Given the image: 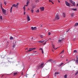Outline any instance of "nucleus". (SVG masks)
I'll use <instances>...</instances> for the list:
<instances>
[{"instance_id": "obj_22", "label": "nucleus", "mask_w": 78, "mask_h": 78, "mask_svg": "<svg viewBox=\"0 0 78 78\" xmlns=\"http://www.w3.org/2000/svg\"><path fill=\"white\" fill-rule=\"evenodd\" d=\"M53 48H54L55 50H56L58 48H55V46H53Z\"/></svg>"}, {"instance_id": "obj_26", "label": "nucleus", "mask_w": 78, "mask_h": 78, "mask_svg": "<svg viewBox=\"0 0 78 78\" xmlns=\"http://www.w3.org/2000/svg\"><path fill=\"white\" fill-rule=\"evenodd\" d=\"M64 50H63L62 52L60 53V54H61V53H64Z\"/></svg>"}, {"instance_id": "obj_32", "label": "nucleus", "mask_w": 78, "mask_h": 78, "mask_svg": "<svg viewBox=\"0 0 78 78\" xmlns=\"http://www.w3.org/2000/svg\"><path fill=\"white\" fill-rule=\"evenodd\" d=\"M39 9H38V10H37V11H36V12H39Z\"/></svg>"}, {"instance_id": "obj_34", "label": "nucleus", "mask_w": 78, "mask_h": 78, "mask_svg": "<svg viewBox=\"0 0 78 78\" xmlns=\"http://www.w3.org/2000/svg\"><path fill=\"white\" fill-rule=\"evenodd\" d=\"M1 9H3V8L2 6H1Z\"/></svg>"}, {"instance_id": "obj_4", "label": "nucleus", "mask_w": 78, "mask_h": 78, "mask_svg": "<svg viewBox=\"0 0 78 78\" xmlns=\"http://www.w3.org/2000/svg\"><path fill=\"white\" fill-rule=\"evenodd\" d=\"M65 4L67 6H70V4L67 1H65Z\"/></svg>"}, {"instance_id": "obj_48", "label": "nucleus", "mask_w": 78, "mask_h": 78, "mask_svg": "<svg viewBox=\"0 0 78 78\" xmlns=\"http://www.w3.org/2000/svg\"><path fill=\"white\" fill-rule=\"evenodd\" d=\"M26 50H28V48H26Z\"/></svg>"}, {"instance_id": "obj_12", "label": "nucleus", "mask_w": 78, "mask_h": 78, "mask_svg": "<svg viewBox=\"0 0 78 78\" xmlns=\"http://www.w3.org/2000/svg\"><path fill=\"white\" fill-rule=\"evenodd\" d=\"M44 42V41H42V40H40V41H39L38 42L39 43H43Z\"/></svg>"}, {"instance_id": "obj_56", "label": "nucleus", "mask_w": 78, "mask_h": 78, "mask_svg": "<svg viewBox=\"0 0 78 78\" xmlns=\"http://www.w3.org/2000/svg\"><path fill=\"white\" fill-rule=\"evenodd\" d=\"M46 43V42H45V43L44 44H45Z\"/></svg>"}, {"instance_id": "obj_57", "label": "nucleus", "mask_w": 78, "mask_h": 78, "mask_svg": "<svg viewBox=\"0 0 78 78\" xmlns=\"http://www.w3.org/2000/svg\"><path fill=\"white\" fill-rule=\"evenodd\" d=\"M34 52H35V53H36V51H34Z\"/></svg>"}, {"instance_id": "obj_8", "label": "nucleus", "mask_w": 78, "mask_h": 78, "mask_svg": "<svg viewBox=\"0 0 78 78\" xmlns=\"http://www.w3.org/2000/svg\"><path fill=\"white\" fill-rule=\"evenodd\" d=\"M31 30H36V27H31Z\"/></svg>"}, {"instance_id": "obj_30", "label": "nucleus", "mask_w": 78, "mask_h": 78, "mask_svg": "<svg viewBox=\"0 0 78 78\" xmlns=\"http://www.w3.org/2000/svg\"><path fill=\"white\" fill-rule=\"evenodd\" d=\"M4 3L5 5H6V2H4Z\"/></svg>"}, {"instance_id": "obj_5", "label": "nucleus", "mask_w": 78, "mask_h": 78, "mask_svg": "<svg viewBox=\"0 0 78 78\" xmlns=\"http://www.w3.org/2000/svg\"><path fill=\"white\" fill-rule=\"evenodd\" d=\"M76 64H78V56H76Z\"/></svg>"}, {"instance_id": "obj_63", "label": "nucleus", "mask_w": 78, "mask_h": 78, "mask_svg": "<svg viewBox=\"0 0 78 78\" xmlns=\"http://www.w3.org/2000/svg\"><path fill=\"white\" fill-rule=\"evenodd\" d=\"M26 6H27V5H26Z\"/></svg>"}, {"instance_id": "obj_24", "label": "nucleus", "mask_w": 78, "mask_h": 78, "mask_svg": "<svg viewBox=\"0 0 78 78\" xmlns=\"http://www.w3.org/2000/svg\"><path fill=\"white\" fill-rule=\"evenodd\" d=\"M78 71H77L76 72V73L75 75H78Z\"/></svg>"}, {"instance_id": "obj_38", "label": "nucleus", "mask_w": 78, "mask_h": 78, "mask_svg": "<svg viewBox=\"0 0 78 78\" xmlns=\"http://www.w3.org/2000/svg\"><path fill=\"white\" fill-rule=\"evenodd\" d=\"M71 16L72 17H73V14H72L71 15Z\"/></svg>"}, {"instance_id": "obj_37", "label": "nucleus", "mask_w": 78, "mask_h": 78, "mask_svg": "<svg viewBox=\"0 0 78 78\" xmlns=\"http://www.w3.org/2000/svg\"><path fill=\"white\" fill-rule=\"evenodd\" d=\"M23 9H24V10H25V6H24L23 7Z\"/></svg>"}, {"instance_id": "obj_7", "label": "nucleus", "mask_w": 78, "mask_h": 78, "mask_svg": "<svg viewBox=\"0 0 78 78\" xmlns=\"http://www.w3.org/2000/svg\"><path fill=\"white\" fill-rule=\"evenodd\" d=\"M2 11L3 13L5 14V13H6V10L4 9H2Z\"/></svg>"}, {"instance_id": "obj_13", "label": "nucleus", "mask_w": 78, "mask_h": 78, "mask_svg": "<svg viewBox=\"0 0 78 78\" xmlns=\"http://www.w3.org/2000/svg\"><path fill=\"white\" fill-rule=\"evenodd\" d=\"M63 64H64V63H61L60 65H58V66L59 67H61V66H62Z\"/></svg>"}, {"instance_id": "obj_18", "label": "nucleus", "mask_w": 78, "mask_h": 78, "mask_svg": "<svg viewBox=\"0 0 78 78\" xmlns=\"http://www.w3.org/2000/svg\"><path fill=\"white\" fill-rule=\"evenodd\" d=\"M63 16L64 17H66V15L65 14V13H63Z\"/></svg>"}, {"instance_id": "obj_50", "label": "nucleus", "mask_w": 78, "mask_h": 78, "mask_svg": "<svg viewBox=\"0 0 78 78\" xmlns=\"http://www.w3.org/2000/svg\"><path fill=\"white\" fill-rule=\"evenodd\" d=\"M55 76H56V74H55Z\"/></svg>"}, {"instance_id": "obj_29", "label": "nucleus", "mask_w": 78, "mask_h": 78, "mask_svg": "<svg viewBox=\"0 0 78 78\" xmlns=\"http://www.w3.org/2000/svg\"><path fill=\"white\" fill-rule=\"evenodd\" d=\"M74 53H77V51H76V50H74Z\"/></svg>"}, {"instance_id": "obj_59", "label": "nucleus", "mask_w": 78, "mask_h": 78, "mask_svg": "<svg viewBox=\"0 0 78 78\" xmlns=\"http://www.w3.org/2000/svg\"><path fill=\"white\" fill-rule=\"evenodd\" d=\"M52 4H54V3H53V2H52Z\"/></svg>"}, {"instance_id": "obj_62", "label": "nucleus", "mask_w": 78, "mask_h": 78, "mask_svg": "<svg viewBox=\"0 0 78 78\" xmlns=\"http://www.w3.org/2000/svg\"><path fill=\"white\" fill-rule=\"evenodd\" d=\"M2 76H3V75H2Z\"/></svg>"}, {"instance_id": "obj_21", "label": "nucleus", "mask_w": 78, "mask_h": 78, "mask_svg": "<svg viewBox=\"0 0 78 78\" xmlns=\"http://www.w3.org/2000/svg\"><path fill=\"white\" fill-rule=\"evenodd\" d=\"M40 37H41L42 38H43V37H44V36H43V35H40Z\"/></svg>"}, {"instance_id": "obj_46", "label": "nucleus", "mask_w": 78, "mask_h": 78, "mask_svg": "<svg viewBox=\"0 0 78 78\" xmlns=\"http://www.w3.org/2000/svg\"><path fill=\"white\" fill-rule=\"evenodd\" d=\"M25 12H24V15H25Z\"/></svg>"}, {"instance_id": "obj_55", "label": "nucleus", "mask_w": 78, "mask_h": 78, "mask_svg": "<svg viewBox=\"0 0 78 78\" xmlns=\"http://www.w3.org/2000/svg\"><path fill=\"white\" fill-rule=\"evenodd\" d=\"M50 39H51L49 38V39L48 40H50Z\"/></svg>"}, {"instance_id": "obj_45", "label": "nucleus", "mask_w": 78, "mask_h": 78, "mask_svg": "<svg viewBox=\"0 0 78 78\" xmlns=\"http://www.w3.org/2000/svg\"><path fill=\"white\" fill-rule=\"evenodd\" d=\"M27 5L28 4V2H27Z\"/></svg>"}, {"instance_id": "obj_9", "label": "nucleus", "mask_w": 78, "mask_h": 78, "mask_svg": "<svg viewBox=\"0 0 78 78\" xmlns=\"http://www.w3.org/2000/svg\"><path fill=\"white\" fill-rule=\"evenodd\" d=\"M12 6H13V7H15L16 8L18 7V6H17L16 4H13V5H12Z\"/></svg>"}, {"instance_id": "obj_36", "label": "nucleus", "mask_w": 78, "mask_h": 78, "mask_svg": "<svg viewBox=\"0 0 78 78\" xmlns=\"http://www.w3.org/2000/svg\"><path fill=\"white\" fill-rule=\"evenodd\" d=\"M51 34V33H50V32H49L48 33V35H50Z\"/></svg>"}, {"instance_id": "obj_27", "label": "nucleus", "mask_w": 78, "mask_h": 78, "mask_svg": "<svg viewBox=\"0 0 78 78\" xmlns=\"http://www.w3.org/2000/svg\"><path fill=\"white\" fill-rule=\"evenodd\" d=\"M17 74V73H14V75H16Z\"/></svg>"}, {"instance_id": "obj_15", "label": "nucleus", "mask_w": 78, "mask_h": 78, "mask_svg": "<svg viewBox=\"0 0 78 78\" xmlns=\"http://www.w3.org/2000/svg\"><path fill=\"white\" fill-rule=\"evenodd\" d=\"M12 7L11 8V9L10 10V12H12Z\"/></svg>"}, {"instance_id": "obj_43", "label": "nucleus", "mask_w": 78, "mask_h": 78, "mask_svg": "<svg viewBox=\"0 0 78 78\" xmlns=\"http://www.w3.org/2000/svg\"><path fill=\"white\" fill-rule=\"evenodd\" d=\"M41 51H42V53H43V50L42 49V50H41Z\"/></svg>"}, {"instance_id": "obj_2", "label": "nucleus", "mask_w": 78, "mask_h": 78, "mask_svg": "<svg viewBox=\"0 0 78 78\" xmlns=\"http://www.w3.org/2000/svg\"><path fill=\"white\" fill-rule=\"evenodd\" d=\"M69 2L72 4H73V6H75V2L72 1V0H69Z\"/></svg>"}, {"instance_id": "obj_41", "label": "nucleus", "mask_w": 78, "mask_h": 78, "mask_svg": "<svg viewBox=\"0 0 78 78\" xmlns=\"http://www.w3.org/2000/svg\"><path fill=\"white\" fill-rule=\"evenodd\" d=\"M40 50H42V48H40Z\"/></svg>"}, {"instance_id": "obj_20", "label": "nucleus", "mask_w": 78, "mask_h": 78, "mask_svg": "<svg viewBox=\"0 0 78 78\" xmlns=\"http://www.w3.org/2000/svg\"><path fill=\"white\" fill-rule=\"evenodd\" d=\"M15 45H16V44H13V46H12V47H13V48H14V47H15Z\"/></svg>"}, {"instance_id": "obj_40", "label": "nucleus", "mask_w": 78, "mask_h": 78, "mask_svg": "<svg viewBox=\"0 0 78 78\" xmlns=\"http://www.w3.org/2000/svg\"><path fill=\"white\" fill-rule=\"evenodd\" d=\"M63 57H62V56H60L61 58H63Z\"/></svg>"}, {"instance_id": "obj_23", "label": "nucleus", "mask_w": 78, "mask_h": 78, "mask_svg": "<svg viewBox=\"0 0 78 78\" xmlns=\"http://www.w3.org/2000/svg\"><path fill=\"white\" fill-rule=\"evenodd\" d=\"M48 61L49 62H51L52 61V59H49Z\"/></svg>"}, {"instance_id": "obj_14", "label": "nucleus", "mask_w": 78, "mask_h": 78, "mask_svg": "<svg viewBox=\"0 0 78 78\" xmlns=\"http://www.w3.org/2000/svg\"><path fill=\"white\" fill-rule=\"evenodd\" d=\"M78 26V23H76L74 25V27H77V26Z\"/></svg>"}, {"instance_id": "obj_61", "label": "nucleus", "mask_w": 78, "mask_h": 78, "mask_svg": "<svg viewBox=\"0 0 78 78\" xmlns=\"http://www.w3.org/2000/svg\"><path fill=\"white\" fill-rule=\"evenodd\" d=\"M66 61H67V59H66Z\"/></svg>"}, {"instance_id": "obj_17", "label": "nucleus", "mask_w": 78, "mask_h": 78, "mask_svg": "<svg viewBox=\"0 0 78 78\" xmlns=\"http://www.w3.org/2000/svg\"><path fill=\"white\" fill-rule=\"evenodd\" d=\"M62 41V40H59L58 41V43H60V42H61Z\"/></svg>"}, {"instance_id": "obj_3", "label": "nucleus", "mask_w": 78, "mask_h": 78, "mask_svg": "<svg viewBox=\"0 0 78 78\" xmlns=\"http://www.w3.org/2000/svg\"><path fill=\"white\" fill-rule=\"evenodd\" d=\"M55 19V20H59V15L58 14H56Z\"/></svg>"}, {"instance_id": "obj_47", "label": "nucleus", "mask_w": 78, "mask_h": 78, "mask_svg": "<svg viewBox=\"0 0 78 78\" xmlns=\"http://www.w3.org/2000/svg\"><path fill=\"white\" fill-rule=\"evenodd\" d=\"M69 31V30H67L66 32L67 33V32H68Z\"/></svg>"}, {"instance_id": "obj_54", "label": "nucleus", "mask_w": 78, "mask_h": 78, "mask_svg": "<svg viewBox=\"0 0 78 78\" xmlns=\"http://www.w3.org/2000/svg\"><path fill=\"white\" fill-rule=\"evenodd\" d=\"M32 39H33V37H32Z\"/></svg>"}, {"instance_id": "obj_28", "label": "nucleus", "mask_w": 78, "mask_h": 78, "mask_svg": "<svg viewBox=\"0 0 78 78\" xmlns=\"http://www.w3.org/2000/svg\"><path fill=\"white\" fill-rule=\"evenodd\" d=\"M65 78H67V75H65Z\"/></svg>"}, {"instance_id": "obj_52", "label": "nucleus", "mask_w": 78, "mask_h": 78, "mask_svg": "<svg viewBox=\"0 0 78 78\" xmlns=\"http://www.w3.org/2000/svg\"><path fill=\"white\" fill-rule=\"evenodd\" d=\"M41 27H42V25H41Z\"/></svg>"}, {"instance_id": "obj_58", "label": "nucleus", "mask_w": 78, "mask_h": 78, "mask_svg": "<svg viewBox=\"0 0 78 78\" xmlns=\"http://www.w3.org/2000/svg\"><path fill=\"white\" fill-rule=\"evenodd\" d=\"M35 75V74H34V75H33V76H34Z\"/></svg>"}, {"instance_id": "obj_6", "label": "nucleus", "mask_w": 78, "mask_h": 78, "mask_svg": "<svg viewBox=\"0 0 78 78\" xmlns=\"http://www.w3.org/2000/svg\"><path fill=\"white\" fill-rule=\"evenodd\" d=\"M32 50H33V48H29V50H28L27 52H30V51H32Z\"/></svg>"}, {"instance_id": "obj_42", "label": "nucleus", "mask_w": 78, "mask_h": 78, "mask_svg": "<svg viewBox=\"0 0 78 78\" xmlns=\"http://www.w3.org/2000/svg\"><path fill=\"white\" fill-rule=\"evenodd\" d=\"M49 2H51V0H49Z\"/></svg>"}, {"instance_id": "obj_19", "label": "nucleus", "mask_w": 78, "mask_h": 78, "mask_svg": "<svg viewBox=\"0 0 78 78\" xmlns=\"http://www.w3.org/2000/svg\"><path fill=\"white\" fill-rule=\"evenodd\" d=\"M72 10H74V11H76V9H72Z\"/></svg>"}, {"instance_id": "obj_10", "label": "nucleus", "mask_w": 78, "mask_h": 78, "mask_svg": "<svg viewBox=\"0 0 78 78\" xmlns=\"http://www.w3.org/2000/svg\"><path fill=\"white\" fill-rule=\"evenodd\" d=\"M27 20H28V21H30V16H29L28 15L27 16Z\"/></svg>"}, {"instance_id": "obj_1", "label": "nucleus", "mask_w": 78, "mask_h": 78, "mask_svg": "<svg viewBox=\"0 0 78 78\" xmlns=\"http://www.w3.org/2000/svg\"><path fill=\"white\" fill-rule=\"evenodd\" d=\"M44 62H43L41 63L40 65L39 66H37V69H42L44 67Z\"/></svg>"}, {"instance_id": "obj_44", "label": "nucleus", "mask_w": 78, "mask_h": 78, "mask_svg": "<svg viewBox=\"0 0 78 78\" xmlns=\"http://www.w3.org/2000/svg\"><path fill=\"white\" fill-rule=\"evenodd\" d=\"M58 1L59 3H60V1H59V0H58Z\"/></svg>"}, {"instance_id": "obj_11", "label": "nucleus", "mask_w": 78, "mask_h": 78, "mask_svg": "<svg viewBox=\"0 0 78 78\" xmlns=\"http://www.w3.org/2000/svg\"><path fill=\"white\" fill-rule=\"evenodd\" d=\"M40 9H41V11H44V7H41Z\"/></svg>"}, {"instance_id": "obj_49", "label": "nucleus", "mask_w": 78, "mask_h": 78, "mask_svg": "<svg viewBox=\"0 0 78 78\" xmlns=\"http://www.w3.org/2000/svg\"><path fill=\"white\" fill-rule=\"evenodd\" d=\"M0 5H1V6H2V4H1Z\"/></svg>"}, {"instance_id": "obj_16", "label": "nucleus", "mask_w": 78, "mask_h": 78, "mask_svg": "<svg viewBox=\"0 0 78 78\" xmlns=\"http://www.w3.org/2000/svg\"><path fill=\"white\" fill-rule=\"evenodd\" d=\"M58 72H56L55 73V75H58Z\"/></svg>"}, {"instance_id": "obj_51", "label": "nucleus", "mask_w": 78, "mask_h": 78, "mask_svg": "<svg viewBox=\"0 0 78 78\" xmlns=\"http://www.w3.org/2000/svg\"><path fill=\"white\" fill-rule=\"evenodd\" d=\"M51 3H52L53 2L52 1H51Z\"/></svg>"}, {"instance_id": "obj_25", "label": "nucleus", "mask_w": 78, "mask_h": 78, "mask_svg": "<svg viewBox=\"0 0 78 78\" xmlns=\"http://www.w3.org/2000/svg\"><path fill=\"white\" fill-rule=\"evenodd\" d=\"M10 40H11V39H13V37H12L11 36L10 38Z\"/></svg>"}, {"instance_id": "obj_33", "label": "nucleus", "mask_w": 78, "mask_h": 78, "mask_svg": "<svg viewBox=\"0 0 78 78\" xmlns=\"http://www.w3.org/2000/svg\"><path fill=\"white\" fill-rule=\"evenodd\" d=\"M19 5V3H17V4H16V6H18V5Z\"/></svg>"}, {"instance_id": "obj_35", "label": "nucleus", "mask_w": 78, "mask_h": 78, "mask_svg": "<svg viewBox=\"0 0 78 78\" xmlns=\"http://www.w3.org/2000/svg\"><path fill=\"white\" fill-rule=\"evenodd\" d=\"M0 19H1V20H2V16H0Z\"/></svg>"}, {"instance_id": "obj_39", "label": "nucleus", "mask_w": 78, "mask_h": 78, "mask_svg": "<svg viewBox=\"0 0 78 78\" xmlns=\"http://www.w3.org/2000/svg\"><path fill=\"white\" fill-rule=\"evenodd\" d=\"M35 49H36L35 48H32V49L33 50H35Z\"/></svg>"}, {"instance_id": "obj_60", "label": "nucleus", "mask_w": 78, "mask_h": 78, "mask_svg": "<svg viewBox=\"0 0 78 78\" xmlns=\"http://www.w3.org/2000/svg\"><path fill=\"white\" fill-rule=\"evenodd\" d=\"M22 75H23V73H22Z\"/></svg>"}, {"instance_id": "obj_31", "label": "nucleus", "mask_w": 78, "mask_h": 78, "mask_svg": "<svg viewBox=\"0 0 78 78\" xmlns=\"http://www.w3.org/2000/svg\"><path fill=\"white\" fill-rule=\"evenodd\" d=\"M33 12H34L33 10L32 9L31 11V12L32 13H33Z\"/></svg>"}, {"instance_id": "obj_53", "label": "nucleus", "mask_w": 78, "mask_h": 78, "mask_svg": "<svg viewBox=\"0 0 78 78\" xmlns=\"http://www.w3.org/2000/svg\"><path fill=\"white\" fill-rule=\"evenodd\" d=\"M77 6H78V3L77 4Z\"/></svg>"}]
</instances>
